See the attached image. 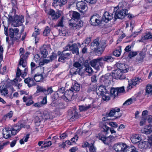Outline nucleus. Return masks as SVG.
<instances>
[{
	"label": "nucleus",
	"mask_w": 152,
	"mask_h": 152,
	"mask_svg": "<svg viewBox=\"0 0 152 152\" xmlns=\"http://www.w3.org/2000/svg\"><path fill=\"white\" fill-rule=\"evenodd\" d=\"M106 46L104 41H100L99 39H95L91 43V49L93 50L96 54L101 55Z\"/></svg>",
	"instance_id": "obj_1"
},
{
	"label": "nucleus",
	"mask_w": 152,
	"mask_h": 152,
	"mask_svg": "<svg viewBox=\"0 0 152 152\" xmlns=\"http://www.w3.org/2000/svg\"><path fill=\"white\" fill-rule=\"evenodd\" d=\"M8 17L9 21L12 22V26L14 27L21 26L24 22V17L22 15H16L13 18L12 16L10 15Z\"/></svg>",
	"instance_id": "obj_2"
},
{
	"label": "nucleus",
	"mask_w": 152,
	"mask_h": 152,
	"mask_svg": "<svg viewBox=\"0 0 152 152\" xmlns=\"http://www.w3.org/2000/svg\"><path fill=\"white\" fill-rule=\"evenodd\" d=\"M69 24L71 27L75 29H77L83 26V23L80 20H78L76 21L74 19H72L69 20Z\"/></svg>",
	"instance_id": "obj_3"
},
{
	"label": "nucleus",
	"mask_w": 152,
	"mask_h": 152,
	"mask_svg": "<svg viewBox=\"0 0 152 152\" xmlns=\"http://www.w3.org/2000/svg\"><path fill=\"white\" fill-rule=\"evenodd\" d=\"M102 21V18L99 15L95 14L91 17L90 22L93 26H97L100 24Z\"/></svg>",
	"instance_id": "obj_4"
},
{
	"label": "nucleus",
	"mask_w": 152,
	"mask_h": 152,
	"mask_svg": "<svg viewBox=\"0 0 152 152\" xmlns=\"http://www.w3.org/2000/svg\"><path fill=\"white\" fill-rule=\"evenodd\" d=\"M112 76L109 73H107L101 77V80L105 84V85L108 86L111 83Z\"/></svg>",
	"instance_id": "obj_5"
},
{
	"label": "nucleus",
	"mask_w": 152,
	"mask_h": 152,
	"mask_svg": "<svg viewBox=\"0 0 152 152\" xmlns=\"http://www.w3.org/2000/svg\"><path fill=\"white\" fill-rule=\"evenodd\" d=\"M73 95V93L69 89L66 91L63 95L60 96V97L64 100L67 102L71 101Z\"/></svg>",
	"instance_id": "obj_6"
},
{
	"label": "nucleus",
	"mask_w": 152,
	"mask_h": 152,
	"mask_svg": "<svg viewBox=\"0 0 152 152\" xmlns=\"http://www.w3.org/2000/svg\"><path fill=\"white\" fill-rule=\"evenodd\" d=\"M118 10V9H117V11H115V12L114 18L115 19L117 18L123 19L124 18L126 15H127V13H128L127 10H121L119 11H117Z\"/></svg>",
	"instance_id": "obj_7"
},
{
	"label": "nucleus",
	"mask_w": 152,
	"mask_h": 152,
	"mask_svg": "<svg viewBox=\"0 0 152 152\" xmlns=\"http://www.w3.org/2000/svg\"><path fill=\"white\" fill-rule=\"evenodd\" d=\"M126 145L123 143L115 144L113 146L114 149L116 151L124 152L127 147Z\"/></svg>",
	"instance_id": "obj_8"
},
{
	"label": "nucleus",
	"mask_w": 152,
	"mask_h": 152,
	"mask_svg": "<svg viewBox=\"0 0 152 152\" xmlns=\"http://www.w3.org/2000/svg\"><path fill=\"white\" fill-rule=\"evenodd\" d=\"M23 49L22 48H20V54H21L20 56V60L19 62V66H22L23 67H26V63L25 60L26 58V57L25 56L23 55L22 53L24 52Z\"/></svg>",
	"instance_id": "obj_9"
},
{
	"label": "nucleus",
	"mask_w": 152,
	"mask_h": 152,
	"mask_svg": "<svg viewBox=\"0 0 152 152\" xmlns=\"http://www.w3.org/2000/svg\"><path fill=\"white\" fill-rule=\"evenodd\" d=\"M10 36L11 38L15 37V38L18 39L20 38V36H19V29L17 28H15L14 29L10 28Z\"/></svg>",
	"instance_id": "obj_10"
},
{
	"label": "nucleus",
	"mask_w": 152,
	"mask_h": 152,
	"mask_svg": "<svg viewBox=\"0 0 152 152\" xmlns=\"http://www.w3.org/2000/svg\"><path fill=\"white\" fill-rule=\"evenodd\" d=\"M122 71L117 69L113 72V76L115 79H119L122 80L125 79L126 78L125 76L123 74Z\"/></svg>",
	"instance_id": "obj_11"
},
{
	"label": "nucleus",
	"mask_w": 152,
	"mask_h": 152,
	"mask_svg": "<svg viewBox=\"0 0 152 152\" xmlns=\"http://www.w3.org/2000/svg\"><path fill=\"white\" fill-rule=\"evenodd\" d=\"M48 14L51 16L50 18L52 20L57 19L61 15V14L60 12H56L53 10L51 9L49 11Z\"/></svg>",
	"instance_id": "obj_12"
},
{
	"label": "nucleus",
	"mask_w": 152,
	"mask_h": 152,
	"mask_svg": "<svg viewBox=\"0 0 152 152\" xmlns=\"http://www.w3.org/2000/svg\"><path fill=\"white\" fill-rule=\"evenodd\" d=\"M140 80V79L137 77L135 78L130 81H129V86L127 87L128 89H131L134 86H135L137 84H138Z\"/></svg>",
	"instance_id": "obj_13"
},
{
	"label": "nucleus",
	"mask_w": 152,
	"mask_h": 152,
	"mask_svg": "<svg viewBox=\"0 0 152 152\" xmlns=\"http://www.w3.org/2000/svg\"><path fill=\"white\" fill-rule=\"evenodd\" d=\"M96 89V93L98 95H102L107 93V91L105 86H99Z\"/></svg>",
	"instance_id": "obj_14"
},
{
	"label": "nucleus",
	"mask_w": 152,
	"mask_h": 152,
	"mask_svg": "<svg viewBox=\"0 0 152 152\" xmlns=\"http://www.w3.org/2000/svg\"><path fill=\"white\" fill-rule=\"evenodd\" d=\"M97 137L105 144H108L111 142V139L110 137H106L104 135L99 134Z\"/></svg>",
	"instance_id": "obj_15"
},
{
	"label": "nucleus",
	"mask_w": 152,
	"mask_h": 152,
	"mask_svg": "<svg viewBox=\"0 0 152 152\" xmlns=\"http://www.w3.org/2000/svg\"><path fill=\"white\" fill-rule=\"evenodd\" d=\"M113 18V15L109 12H106L104 14L102 18V20L107 23L108 21L111 20Z\"/></svg>",
	"instance_id": "obj_16"
},
{
	"label": "nucleus",
	"mask_w": 152,
	"mask_h": 152,
	"mask_svg": "<svg viewBox=\"0 0 152 152\" xmlns=\"http://www.w3.org/2000/svg\"><path fill=\"white\" fill-rule=\"evenodd\" d=\"M77 9L81 12H83L82 10H85L87 7L86 3L84 1H81L76 3Z\"/></svg>",
	"instance_id": "obj_17"
},
{
	"label": "nucleus",
	"mask_w": 152,
	"mask_h": 152,
	"mask_svg": "<svg viewBox=\"0 0 152 152\" xmlns=\"http://www.w3.org/2000/svg\"><path fill=\"white\" fill-rule=\"evenodd\" d=\"M101 61L100 58L92 60L90 62V64L92 66L97 70L99 69V66L98 64V61Z\"/></svg>",
	"instance_id": "obj_18"
},
{
	"label": "nucleus",
	"mask_w": 152,
	"mask_h": 152,
	"mask_svg": "<svg viewBox=\"0 0 152 152\" xmlns=\"http://www.w3.org/2000/svg\"><path fill=\"white\" fill-rule=\"evenodd\" d=\"M152 39V33L150 31L146 32L145 33V35L142 37V38L139 41L140 42H144L145 40Z\"/></svg>",
	"instance_id": "obj_19"
},
{
	"label": "nucleus",
	"mask_w": 152,
	"mask_h": 152,
	"mask_svg": "<svg viewBox=\"0 0 152 152\" xmlns=\"http://www.w3.org/2000/svg\"><path fill=\"white\" fill-rule=\"evenodd\" d=\"M24 72H21V70L19 69V67L17 68V70L16 72V77H20L21 75L22 77H24L27 75V72H28V69L26 68L24 70Z\"/></svg>",
	"instance_id": "obj_20"
},
{
	"label": "nucleus",
	"mask_w": 152,
	"mask_h": 152,
	"mask_svg": "<svg viewBox=\"0 0 152 152\" xmlns=\"http://www.w3.org/2000/svg\"><path fill=\"white\" fill-rule=\"evenodd\" d=\"M120 111V109L119 108H115L111 110L108 113V115L111 117L115 115L114 117H115V118H118L120 117L121 115H117L116 114L118 113Z\"/></svg>",
	"instance_id": "obj_21"
},
{
	"label": "nucleus",
	"mask_w": 152,
	"mask_h": 152,
	"mask_svg": "<svg viewBox=\"0 0 152 152\" xmlns=\"http://www.w3.org/2000/svg\"><path fill=\"white\" fill-rule=\"evenodd\" d=\"M2 134L4 137L5 139H7L11 137V133L10 128H4L2 130Z\"/></svg>",
	"instance_id": "obj_22"
},
{
	"label": "nucleus",
	"mask_w": 152,
	"mask_h": 152,
	"mask_svg": "<svg viewBox=\"0 0 152 152\" xmlns=\"http://www.w3.org/2000/svg\"><path fill=\"white\" fill-rule=\"evenodd\" d=\"M101 60H103L105 62H112L114 61V58L111 55H107L100 57Z\"/></svg>",
	"instance_id": "obj_23"
},
{
	"label": "nucleus",
	"mask_w": 152,
	"mask_h": 152,
	"mask_svg": "<svg viewBox=\"0 0 152 152\" xmlns=\"http://www.w3.org/2000/svg\"><path fill=\"white\" fill-rule=\"evenodd\" d=\"M80 88V85L77 83H75L74 85H72L69 90L73 93L74 92L79 91Z\"/></svg>",
	"instance_id": "obj_24"
},
{
	"label": "nucleus",
	"mask_w": 152,
	"mask_h": 152,
	"mask_svg": "<svg viewBox=\"0 0 152 152\" xmlns=\"http://www.w3.org/2000/svg\"><path fill=\"white\" fill-rule=\"evenodd\" d=\"M70 50L72 51L73 54L75 53L77 55L79 54L78 48L77 45L75 43L73 44L72 45H71Z\"/></svg>",
	"instance_id": "obj_25"
},
{
	"label": "nucleus",
	"mask_w": 152,
	"mask_h": 152,
	"mask_svg": "<svg viewBox=\"0 0 152 152\" xmlns=\"http://www.w3.org/2000/svg\"><path fill=\"white\" fill-rule=\"evenodd\" d=\"M69 118L72 121L77 119L78 118L77 113L75 110L71 111L69 113Z\"/></svg>",
	"instance_id": "obj_26"
},
{
	"label": "nucleus",
	"mask_w": 152,
	"mask_h": 152,
	"mask_svg": "<svg viewBox=\"0 0 152 152\" xmlns=\"http://www.w3.org/2000/svg\"><path fill=\"white\" fill-rule=\"evenodd\" d=\"M118 69L122 71L124 73L126 72H128V68L126 67L125 65L122 63L119 64H118L117 65Z\"/></svg>",
	"instance_id": "obj_27"
},
{
	"label": "nucleus",
	"mask_w": 152,
	"mask_h": 152,
	"mask_svg": "<svg viewBox=\"0 0 152 152\" xmlns=\"http://www.w3.org/2000/svg\"><path fill=\"white\" fill-rule=\"evenodd\" d=\"M145 56V53L142 51L140 53L139 56L137 57L136 60V61L137 63H141L142 62Z\"/></svg>",
	"instance_id": "obj_28"
},
{
	"label": "nucleus",
	"mask_w": 152,
	"mask_h": 152,
	"mask_svg": "<svg viewBox=\"0 0 152 152\" xmlns=\"http://www.w3.org/2000/svg\"><path fill=\"white\" fill-rule=\"evenodd\" d=\"M149 143L147 141L141 142L138 144V147L140 148L146 149L150 148Z\"/></svg>",
	"instance_id": "obj_29"
},
{
	"label": "nucleus",
	"mask_w": 152,
	"mask_h": 152,
	"mask_svg": "<svg viewBox=\"0 0 152 152\" xmlns=\"http://www.w3.org/2000/svg\"><path fill=\"white\" fill-rule=\"evenodd\" d=\"M68 0H53V5L56 4V5H59L60 6L65 4L67 2Z\"/></svg>",
	"instance_id": "obj_30"
},
{
	"label": "nucleus",
	"mask_w": 152,
	"mask_h": 152,
	"mask_svg": "<svg viewBox=\"0 0 152 152\" xmlns=\"http://www.w3.org/2000/svg\"><path fill=\"white\" fill-rule=\"evenodd\" d=\"M25 83L27 84L28 86L30 87L34 85V82L31 78L28 77L24 80Z\"/></svg>",
	"instance_id": "obj_31"
},
{
	"label": "nucleus",
	"mask_w": 152,
	"mask_h": 152,
	"mask_svg": "<svg viewBox=\"0 0 152 152\" xmlns=\"http://www.w3.org/2000/svg\"><path fill=\"white\" fill-rule=\"evenodd\" d=\"M46 77V76H44L41 75H35L34 76V79L37 82H40L42 81L44 78Z\"/></svg>",
	"instance_id": "obj_32"
},
{
	"label": "nucleus",
	"mask_w": 152,
	"mask_h": 152,
	"mask_svg": "<svg viewBox=\"0 0 152 152\" xmlns=\"http://www.w3.org/2000/svg\"><path fill=\"white\" fill-rule=\"evenodd\" d=\"M20 129V127H19V125L16 126L14 128L12 129L10 128V130L11 134L13 135H15Z\"/></svg>",
	"instance_id": "obj_33"
},
{
	"label": "nucleus",
	"mask_w": 152,
	"mask_h": 152,
	"mask_svg": "<svg viewBox=\"0 0 152 152\" xmlns=\"http://www.w3.org/2000/svg\"><path fill=\"white\" fill-rule=\"evenodd\" d=\"M141 138L138 135L133 136L131 137V140L132 142L134 144L139 142L141 140Z\"/></svg>",
	"instance_id": "obj_34"
},
{
	"label": "nucleus",
	"mask_w": 152,
	"mask_h": 152,
	"mask_svg": "<svg viewBox=\"0 0 152 152\" xmlns=\"http://www.w3.org/2000/svg\"><path fill=\"white\" fill-rule=\"evenodd\" d=\"M42 116H43V118L45 119H52L53 118L51 113L49 112L45 111L43 114H42Z\"/></svg>",
	"instance_id": "obj_35"
},
{
	"label": "nucleus",
	"mask_w": 152,
	"mask_h": 152,
	"mask_svg": "<svg viewBox=\"0 0 152 152\" xmlns=\"http://www.w3.org/2000/svg\"><path fill=\"white\" fill-rule=\"evenodd\" d=\"M126 5V3L125 2H120L119 3L118 5L115 7L114 9V11H117V9H118L121 10L125 9V6Z\"/></svg>",
	"instance_id": "obj_36"
},
{
	"label": "nucleus",
	"mask_w": 152,
	"mask_h": 152,
	"mask_svg": "<svg viewBox=\"0 0 152 152\" xmlns=\"http://www.w3.org/2000/svg\"><path fill=\"white\" fill-rule=\"evenodd\" d=\"M36 69L38 74H41L44 76H46L44 72V68L42 66H38L36 67Z\"/></svg>",
	"instance_id": "obj_37"
},
{
	"label": "nucleus",
	"mask_w": 152,
	"mask_h": 152,
	"mask_svg": "<svg viewBox=\"0 0 152 152\" xmlns=\"http://www.w3.org/2000/svg\"><path fill=\"white\" fill-rule=\"evenodd\" d=\"M124 152H137L136 148L134 146H127Z\"/></svg>",
	"instance_id": "obj_38"
},
{
	"label": "nucleus",
	"mask_w": 152,
	"mask_h": 152,
	"mask_svg": "<svg viewBox=\"0 0 152 152\" xmlns=\"http://www.w3.org/2000/svg\"><path fill=\"white\" fill-rule=\"evenodd\" d=\"M110 93L111 96L115 98L118 95V91L116 88H112L110 90Z\"/></svg>",
	"instance_id": "obj_39"
},
{
	"label": "nucleus",
	"mask_w": 152,
	"mask_h": 152,
	"mask_svg": "<svg viewBox=\"0 0 152 152\" xmlns=\"http://www.w3.org/2000/svg\"><path fill=\"white\" fill-rule=\"evenodd\" d=\"M143 131L144 133L147 134L151 133L152 132V127L151 125L146 126L145 128Z\"/></svg>",
	"instance_id": "obj_40"
},
{
	"label": "nucleus",
	"mask_w": 152,
	"mask_h": 152,
	"mask_svg": "<svg viewBox=\"0 0 152 152\" xmlns=\"http://www.w3.org/2000/svg\"><path fill=\"white\" fill-rule=\"evenodd\" d=\"M40 52L43 58H45L47 57L48 54V51L44 47H42L40 49Z\"/></svg>",
	"instance_id": "obj_41"
},
{
	"label": "nucleus",
	"mask_w": 152,
	"mask_h": 152,
	"mask_svg": "<svg viewBox=\"0 0 152 152\" xmlns=\"http://www.w3.org/2000/svg\"><path fill=\"white\" fill-rule=\"evenodd\" d=\"M50 28L48 26H46L43 32V35L45 36H49L50 34Z\"/></svg>",
	"instance_id": "obj_42"
},
{
	"label": "nucleus",
	"mask_w": 152,
	"mask_h": 152,
	"mask_svg": "<svg viewBox=\"0 0 152 152\" xmlns=\"http://www.w3.org/2000/svg\"><path fill=\"white\" fill-rule=\"evenodd\" d=\"M72 17L73 18L79 20L80 14L78 12L76 11H73L72 13Z\"/></svg>",
	"instance_id": "obj_43"
},
{
	"label": "nucleus",
	"mask_w": 152,
	"mask_h": 152,
	"mask_svg": "<svg viewBox=\"0 0 152 152\" xmlns=\"http://www.w3.org/2000/svg\"><path fill=\"white\" fill-rule=\"evenodd\" d=\"M91 107V105L88 106L80 105L79 106V109L80 111H85L89 109Z\"/></svg>",
	"instance_id": "obj_44"
},
{
	"label": "nucleus",
	"mask_w": 152,
	"mask_h": 152,
	"mask_svg": "<svg viewBox=\"0 0 152 152\" xmlns=\"http://www.w3.org/2000/svg\"><path fill=\"white\" fill-rule=\"evenodd\" d=\"M0 92L2 95L5 96L8 94V90L6 88L2 87L0 89Z\"/></svg>",
	"instance_id": "obj_45"
},
{
	"label": "nucleus",
	"mask_w": 152,
	"mask_h": 152,
	"mask_svg": "<svg viewBox=\"0 0 152 152\" xmlns=\"http://www.w3.org/2000/svg\"><path fill=\"white\" fill-rule=\"evenodd\" d=\"M45 94L46 95L51 94L53 91L52 87L51 86L48 87L47 90L45 89Z\"/></svg>",
	"instance_id": "obj_46"
},
{
	"label": "nucleus",
	"mask_w": 152,
	"mask_h": 152,
	"mask_svg": "<svg viewBox=\"0 0 152 152\" xmlns=\"http://www.w3.org/2000/svg\"><path fill=\"white\" fill-rule=\"evenodd\" d=\"M146 92L149 94H152V85H148L146 88Z\"/></svg>",
	"instance_id": "obj_47"
},
{
	"label": "nucleus",
	"mask_w": 152,
	"mask_h": 152,
	"mask_svg": "<svg viewBox=\"0 0 152 152\" xmlns=\"http://www.w3.org/2000/svg\"><path fill=\"white\" fill-rule=\"evenodd\" d=\"M37 93H39L40 92L45 93V89L43 87L37 85Z\"/></svg>",
	"instance_id": "obj_48"
},
{
	"label": "nucleus",
	"mask_w": 152,
	"mask_h": 152,
	"mask_svg": "<svg viewBox=\"0 0 152 152\" xmlns=\"http://www.w3.org/2000/svg\"><path fill=\"white\" fill-rule=\"evenodd\" d=\"M39 34H40V30H39V29L35 28V31H34V32L33 33V34L32 35V36L34 37L35 38H36V37ZM35 43H36L37 42H37L36 41V39H35Z\"/></svg>",
	"instance_id": "obj_49"
},
{
	"label": "nucleus",
	"mask_w": 152,
	"mask_h": 152,
	"mask_svg": "<svg viewBox=\"0 0 152 152\" xmlns=\"http://www.w3.org/2000/svg\"><path fill=\"white\" fill-rule=\"evenodd\" d=\"M65 90V88L64 87H62L59 88L57 91V94L58 96L60 97V96H61L60 94H63Z\"/></svg>",
	"instance_id": "obj_50"
},
{
	"label": "nucleus",
	"mask_w": 152,
	"mask_h": 152,
	"mask_svg": "<svg viewBox=\"0 0 152 152\" xmlns=\"http://www.w3.org/2000/svg\"><path fill=\"white\" fill-rule=\"evenodd\" d=\"M30 134H27L26 135V136L24 137H25L23 140V139H21L20 141V142L21 144H23L24 143V141L25 142H26L28 141V139L29 138Z\"/></svg>",
	"instance_id": "obj_51"
},
{
	"label": "nucleus",
	"mask_w": 152,
	"mask_h": 152,
	"mask_svg": "<svg viewBox=\"0 0 152 152\" xmlns=\"http://www.w3.org/2000/svg\"><path fill=\"white\" fill-rule=\"evenodd\" d=\"M42 114H40L38 116H37L35 119L37 122H40L43 119V116H42Z\"/></svg>",
	"instance_id": "obj_52"
},
{
	"label": "nucleus",
	"mask_w": 152,
	"mask_h": 152,
	"mask_svg": "<svg viewBox=\"0 0 152 152\" xmlns=\"http://www.w3.org/2000/svg\"><path fill=\"white\" fill-rule=\"evenodd\" d=\"M13 112L12 111H11L7 114L5 115L4 118V119L6 120L7 118L10 119L12 117Z\"/></svg>",
	"instance_id": "obj_53"
},
{
	"label": "nucleus",
	"mask_w": 152,
	"mask_h": 152,
	"mask_svg": "<svg viewBox=\"0 0 152 152\" xmlns=\"http://www.w3.org/2000/svg\"><path fill=\"white\" fill-rule=\"evenodd\" d=\"M4 49L2 46L0 45V63L3 59V53Z\"/></svg>",
	"instance_id": "obj_54"
},
{
	"label": "nucleus",
	"mask_w": 152,
	"mask_h": 152,
	"mask_svg": "<svg viewBox=\"0 0 152 152\" xmlns=\"http://www.w3.org/2000/svg\"><path fill=\"white\" fill-rule=\"evenodd\" d=\"M137 54V52L131 51L129 52L128 54V56L130 58H131L136 56Z\"/></svg>",
	"instance_id": "obj_55"
},
{
	"label": "nucleus",
	"mask_w": 152,
	"mask_h": 152,
	"mask_svg": "<svg viewBox=\"0 0 152 152\" xmlns=\"http://www.w3.org/2000/svg\"><path fill=\"white\" fill-rule=\"evenodd\" d=\"M121 49L119 50H116L113 51V55L116 56L118 57L121 54Z\"/></svg>",
	"instance_id": "obj_56"
},
{
	"label": "nucleus",
	"mask_w": 152,
	"mask_h": 152,
	"mask_svg": "<svg viewBox=\"0 0 152 152\" xmlns=\"http://www.w3.org/2000/svg\"><path fill=\"white\" fill-rule=\"evenodd\" d=\"M52 145V142L50 141H45L44 143V146H41V148H45L46 147H48Z\"/></svg>",
	"instance_id": "obj_57"
},
{
	"label": "nucleus",
	"mask_w": 152,
	"mask_h": 152,
	"mask_svg": "<svg viewBox=\"0 0 152 152\" xmlns=\"http://www.w3.org/2000/svg\"><path fill=\"white\" fill-rule=\"evenodd\" d=\"M133 102V99L132 98H130L126 100L124 103L123 105H129L131 104Z\"/></svg>",
	"instance_id": "obj_58"
},
{
	"label": "nucleus",
	"mask_w": 152,
	"mask_h": 152,
	"mask_svg": "<svg viewBox=\"0 0 152 152\" xmlns=\"http://www.w3.org/2000/svg\"><path fill=\"white\" fill-rule=\"evenodd\" d=\"M17 125H19V127H20V129L22 127H26L27 129H28L29 128V125L26 126L25 123L23 121L19 124H18Z\"/></svg>",
	"instance_id": "obj_59"
},
{
	"label": "nucleus",
	"mask_w": 152,
	"mask_h": 152,
	"mask_svg": "<svg viewBox=\"0 0 152 152\" xmlns=\"http://www.w3.org/2000/svg\"><path fill=\"white\" fill-rule=\"evenodd\" d=\"M59 34L60 36H65L66 34H68V33L66 30H59Z\"/></svg>",
	"instance_id": "obj_60"
},
{
	"label": "nucleus",
	"mask_w": 152,
	"mask_h": 152,
	"mask_svg": "<svg viewBox=\"0 0 152 152\" xmlns=\"http://www.w3.org/2000/svg\"><path fill=\"white\" fill-rule=\"evenodd\" d=\"M85 69L87 72L89 74L93 72V69L90 66L86 68Z\"/></svg>",
	"instance_id": "obj_61"
},
{
	"label": "nucleus",
	"mask_w": 152,
	"mask_h": 152,
	"mask_svg": "<svg viewBox=\"0 0 152 152\" xmlns=\"http://www.w3.org/2000/svg\"><path fill=\"white\" fill-rule=\"evenodd\" d=\"M57 26L62 27H63L64 26L63 18H62L61 19L58 20Z\"/></svg>",
	"instance_id": "obj_62"
},
{
	"label": "nucleus",
	"mask_w": 152,
	"mask_h": 152,
	"mask_svg": "<svg viewBox=\"0 0 152 152\" xmlns=\"http://www.w3.org/2000/svg\"><path fill=\"white\" fill-rule=\"evenodd\" d=\"M32 96L31 95L29 96H24L23 97V102H25L26 101L31 99Z\"/></svg>",
	"instance_id": "obj_63"
},
{
	"label": "nucleus",
	"mask_w": 152,
	"mask_h": 152,
	"mask_svg": "<svg viewBox=\"0 0 152 152\" xmlns=\"http://www.w3.org/2000/svg\"><path fill=\"white\" fill-rule=\"evenodd\" d=\"M118 94L119 93H123L125 91L124 88V86L120 88H116Z\"/></svg>",
	"instance_id": "obj_64"
}]
</instances>
